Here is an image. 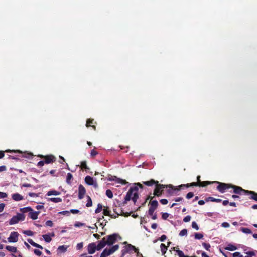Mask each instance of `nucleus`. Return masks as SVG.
I'll return each mask as SVG.
<instances>
[{
	"instance_id": "nucleus-1",
	"label": "nucleus",
	"mask_w": 257,
	"mask_h": 257,
	"mask_svg": "<svg viewBox=\"0 0 257 257\" xmlns=\"http://www.w3.org/2000/svg\"><path fill=\"white\" fill-rule=\"evenodd\" d=\"M138 191V189L137 187H131L125 196V202H127L132 199L134 204H135L139 198Z\"/></svg>"
},
{
	"instance_id": "nucleus-2",
	"label": "nucleus",
	"mask_w": 257,
	"mask_h": 257,
	"mask_svg": "<svg viewBox=\"0 0 257 257\" xmlns=\"http://www.w3.org/2000/svg\"><path fill=\"white\" fill-rule=\"evenodd\" d=\"M214 183V182H210L208 181H201L199 182H192L191 183H187L186 184H181L178 186V188L175 189L176 190H180V189L183 187H186L187 188L190 187H194V186H199V187H205L208 185H210L212 183Z\"/></svg>"
},
{
	"instance_id": "nucleus-3",
	"label": "nucleus",
	"mask_w": 257,
	"mask_h": 257,
	"mask_svg": "<svg viewBox=\"0 0 257 257\" xmlns=\"http://www.w3.org/2000/svg\"><path fill=\"white\" fill-rule=\"evenodd\" d=\"M106 238V242L108 246H110L114 244L118 238L121 239V237L119 236L118 234L113 233L112 234L109 235L105 237Z\"/></svg>"
},
{
	"instance_id": "nucleus-4",
	"label": "nucleus",
	"mask_w": 257,
	"mask_h": 257,
	"mask_svg": "<svg viewBox=\"0 0 257 257\" xmlns=\"http://www.w3.org/2000/svg\"><path fill=\"white\" fill-rule=\"evenodd\" d=\"M167 187V185L159 184V182L156 183L154 190V195L158 197L160 196L163 193L164 189Z\"/></svg>"
},
{
	"instance_id": "nucleus-5",
	"label": "nucleus",
	"mask_w": 257,
	"mask_h": 257,
	"mask_svg": "<svg viewBox=\"0 0 257 257\" xmlns=\"http://www.w3.org/2000/svg\"><path fill=\"white\" fill-rule=\"evenodd\" d=\"M214 182L218 184V185L217 186V189L222 193L225 192L226 190L232 187L231 184H226L217 181H214Z\"/></svg>"
},
{
	"instance_id": "nucleus-6",
	"label": "nucleus",
	"mask_w": 257,
	"mask_h": 257,
	"mask_svg": "<svg viewBox=\"0 0 257 257\" xmlns=\"http://www.w3.org/2000/svg\"><path fill=\"white\" fill-rule=\"evenodd\" d=\"M25 216L23 214L18 213L17 215L13 216L9 221L10 225H14L18 223L19 221H24Z\"/></svg>"
},
{
	"instance_id": "nucleus-7",
	"label": "nucleus",
	"mask_w": 257,
	"mask_h": 257,
	"mask_svg": "<svg viewBox=\"0 0 257 257\" xmlns=\"http://www.w3.org/2000/svg\"><path fill=\"white\" fill-rule=\"evenodd\" d=\"M38 157L44 159L46 164L52 163L56 161V157L52 154L47 155H38Z\"/></svg>"
},
{
	"instance_id": "nucleus-8",
	"label": "nucleus",
	"mask_w": 257,
	"mask_h": 257,
	"mask_svg": "<svg viewBox=\"0 0 257 257\" xmlns=\"http://www.w3.org/2000/svg\"><path fill=\"white\" fill-rule=\"evenodd\" d=\"M5 152H15V153H21V154H22V157H24V158H27V159H32L33 158V157L34 156L33 154L31 153V152H22L21 151L19 150H6L5 151Z\"/></svg>"
},
{
	"instance_id": "nucleus-9",
	"label": "nucleus",
	"mask_w": 257,
	"mask_h": 257,
	"mask_svg": "<svg viewBox=\"0 0 257 257\" xmlns=\"http://www.w3.org/2000/svg\"><path fill=\"white\" fill-rule=\"evenodd\" d=\"M231 188L233 189V193L239 195H246L247 190L242 189L241 187L235 186L232 184Z\"/></svg>"
},
{
	"instance_id": "nucleus-10",
	"label": "nucleus",
	"mask_w": 257,
	"mask_h": 257,
	"mask_svg": "<svg viewBox=\"0 0 257 257\" xmlns=\"http://www.w3.org/2000/svg\"><path fill=\"white\" fill-rule=\"evenodd\" d=\"M19 234L17 232H12L10 236L8 238L9 242H17L18 240V236Z\"/></svg>"
},
{
	"instance_id": "nucleus-11",
	"label": "nucleus",
	"mask_w": 257,
	"mask_h": 257,
	"mask_svg": "<svg viewBox=\"0 0 257 257\" xmlns=\"http://www.w3.org/2000/svg\"><path fill=\"white\" fill-rule=\"evenodd\" d=\"M97 250L96 245L95 243H89L87 246V251L88 253L92 254L95 253Z\"/></svg>"
},
{
	"instance_id": "nucleus-12",
	"label": "nucleus",
	"mask_w": 257,
	"mask_h": 257,
	"mask_svg": "<svg viewBox=\"0 0 257 257\" xmlns=\"http://www.w3.org/2000/svg\"><path fill=\"white\" fill-rule=\"evenodd\" d=\"M86 193V190L82 185H80L78 187V198L82 199L83 198Z\"/></svg>"
},
{
	"instance_id": "nucleus-13",
	"label": "nucleus",
	"mask_w": 257,
	"mask_h": 257,
	"mask_svg": "<svg viewBox=\"0 0 257 257\" xmlns=\"http://www.w3.org/2000/svg\"><path fill=\"white\" fill-rule=\"evenodd\" d=\"M107 244L106 242V238L103 237L102 240L99 242L97 247V250H100L103 248Z\"/></svg>"
},
{
	"instance_id": "nucleus-14",
	"label": "nucleus",
	"mask_w": 257,
	"mask_h": 257,
	"mask_svg": "<svg viewBox=\"0 0 257 257\" xmlns=\"http://www.w3.org/2000/svg\"><path fill=\"white\" fill-rule=\"evenodd\" d=\"M246 193H247L246 195L249 196V199L257 201V193L252 191L249 190H247Z\"/></svg>"
},
{
	"instance_id": "nucleus-15",
	"label": "nucleus",
	"mask_w": 257,
	"mask_h": 257,
	"mask_svg": "<svg viewBox=\"0 0 257 257\" xmlns=\"http://www.w3.org/2000/svg\"><path fill=\"white\" fill-rule=\"evenodd\" d=\"M40 213V211H34L33 210V211L29 213L28 216L33 220H36Z\"/></svg>"
},
{
	"instance_id": "nucleus-16",
	"label": "nucleus",
	"mask_w": 257,
	"mask_h": 257,
	"mask_svg": "<svg viewBox=\"0 0 257 257\" xmlns=\"http://www.w3.org/2000/svg\"><path fill=\"white\" fill-rule=\"evenodd\" d=\"M95 124H96V122L94 121L93 119H88L86 121V126L87 127H92L94 128V130H96V126H95Z\"/></svg>"
},
{
	"instance_id": "nucleus-17",
	"label": "nucleus",
	"mask_w": 257,
	"mask_h": 257,
	"mask_svg": "<svg viewBox=\"0 0 257 257\" xmlns=\"http://www.w3.org/2000/svg\"><path fill=\"white\" fill-rule=\"evenodd\" d=\"M119 245L117 244L113 245L112 247H111L109 249L105 248V249H106V251L108 252L109 255H110L111 254L115 252L116 251H117L119 249Z\"/></svg>"
},
{
	"instance_id": "nucleus-18",
	"label": "nucleus",
	"mask_w": 257,
	"mask_h": 257,
	"mask_svg": "<svg viewBox=\"0 0 257 257\" xmlns=\"http://www.w3.org/2000/svg\"><path fill=\"white\" fill-rule=\"evenodd\" d=\"M12 198L14 200L16 201H19L24 199L23 196L19 193L13 194L12 196Z\"/></svg>"
},
{
	"instance_id": "nucleus-19",
	"label": "nucleus",
	"mask_w": 257,
	"mask_h": 257,
	"mask_svg": "<svg viewBox=\"0 0 257 257\" xmlns=\"http://www.w3.org/2000/svg\"><path fill=\"white\" fill-rule=\"evenodd\" d=\"M85 182L89 185H93L94 184V180L93 178L90 176H87L85 177Z\"/></svg>"
},
{
	"instance_id": "nucleus-20",
	"label": "nucleus",
	"mask_w": 257,
	"mask_h": 257,
	"mask_svg": "<svg viewBox=\"0 0 257 257\" xmlns=\"http://www.w3.org/2000/svg\"><path fill=\"white\" fill-rule=\"evenodd\" d=\"M158 183V181H155L154 179H151L149 181L143 182V184L147 185L148 186H151L153 185L154 184L156 185V184Z\"/></svg>"
},
{
	"instance_id": "nucleus-21",
	"label": "nucleus",
	"mask_w": 257,
	"mask_h": 257,
	"mask_svg": "<svg viewBox=\"0 0 257 257\" xmlns=\"http://www.w3.org/2000/svg\"><path fill=\"white\" fill-rule=\"evenodd\" d=\"M27 241H28V242H29V243L31 245H32V246H34V247H35L41 249H43V247L41 245H39V244H37V243H35V242H34V241H33V240L32 239H28Z\"/></svg>"
},
{
	"instance_id": "nucleus-22",
	"label": "nucleus",
	"mask_w": 257,
	"mask_h": 257,
	"mask_svg": "<svg viewBox=\"0 0 257 257\" xmlns=\"http://www.w3.org/2000/svg\"><path fill=\"white\" fill-rule=\"evenodd\" d=\"M27 241H28V242H29V243L31 245H32V246H34V247H35L41 249H43V247L41 245H39V244H37V243H35V242H34V241H33V240L32 239H28Z\"/></svg>"
},
{
	"instance_id": "nucleus-23",
	"label": "nucleus",
	"mask_w": 257,
	"mask_h": 257,
	"mask_svg": "<svg viewBox=\"0 0 257 257\" xmlns=\"http://www.w3.org/2000/svg\"><path fill=\"white\" fill-rule=\"evenodd\" d=\"M124 248H126L128 252H129L131 251H134V252H136L137 248L135 247V246H134L130 244H127L124 247Z\"/></svg>"
},
{
	"instance_id": "nucleus-24",
	"label": "nucleus",
	"mask_w": 257,
	"mask_h": 257,
	"mask_svg": "<svg viewBox=\"0 0 257 257\" xmlns=\"http://www.w3.org/2000/svg\"><path fill=\"white\" fill-rule=\"evenodd\" d=\"M209 201L211 202H221L222 200L220 199H216L213 197H209L205 199L206 202H208Z\"/></svg>"
},
{
	"instance_id": "nucleus-25",
	"label": "nucleus",
	"mask_w": 257,
	"mask_h": 257,
	"mask_svg": "<svg viewBox=\"0 0 257 257\" xmlns=\"http://www.w3.org/2000/svg\"><path fill=\"white\" fill-rule=\"evenodd\" d=\"M73 175H72V174L70 173H67L66 181L68 184L70 185L71 184L72 180H73Z\"/></svg>"
},
{
	"instance_id": "nucleus-26",
	"label": "nucleus",
	"mask_w": 257,
	"mask_h": 257,
	"mask_svg": "<svg viewBox=\"0 0 257 257\" xmlns=\"http://www.w3.org/2000/svg\"><path fill=\"white\" fill-rule=\"evenodd\" d=\"M33 211V209L31 207H26L20 209V211L22 213V214L25 213L27 212H30Z\"/></svg>"
},
{
	"instance_id": "nucleus-27",
	"label": "nucleus",
	"mask_w": 257,
	"mask_h": 257,
	"mask_svg": "<svg viewBox=\"0 0 257 257\" xmlns=\"http://www.w3.org/2000/svg\"><path fill=\"white\" fill-rule=\"evenodd\" d=\"M150 207L156 209L158 205V203L157 200H153L150 202Z\"/></svg>"
},
{
	"instance_id": "nucleus-28",
	"label": "nucleus",
	"mask_w": 257,
	"mask_h": 257,
	"mask_svg": "<svg viewBox=\"0 0 257 257\" xmlns=\"http://www.w3.org/2000/svg\"><path fill=\"white\" fill-rule=\"evenodd\" d=\"M6 249L11 252L16 253L17 251V247L12 246H6Z\"/></svg>"
},
{
	"instance_id": "nucleus-29",
	"label": "nucleus",
	"mask_w": 257,
	"mask_h": 257,
	"mask_svg": "<svg viewBox=\"0 0 257 257\" xmlns=\"http://www.w3.org/2000/svg\"><path fill=\"white\" fill-rule=\"evenodd\" d=\"M225 249L229 251H234L237 249V247L232 244H229L225 248Z\"/></svg>"
},
{
	"instance_id": "nucleus-30",
	"label": "nucleus",
	"mask_w": 257,
	"mask_h": 257,
	"mask_svg": "<svg viewBox=\"0 0 257 257\" xmlns=\"http://www.w3.org/2000/svg\"><path fill=\"white\" fill-rule=\"evenodd\" d=\"M60 192L56 191V190H51L47 192V196H51V195H59L60 194Z\"/></svg>"
},
{
	"instance_id": "nucleus-31",
	"label": "nucleus",
	"mask_w": 257,
	"mask_h": 257,
	"mask_svg": "<svg viewBox=\"0 0 257 257\" xmlns=\"http://www.w3.org/2000/svg\"><path fill=\"white\" fill-rule=\"evenodd\" d=\"M103 210V213L104 215L111 216V211L109 210L108 207H105Z\"/></svg>"
},
{
	"instance_id": "nucleus-32",
	"label": "nucleus",
	"mask_w": 257,
	"mask_h": 257,
	"mask_svg": "<svg viewBox=\"0 0 257 257\" xmlns=\"http://www.w3.org/2000/svg\"><path fill=\"white\" fill-rule=\"evenodd\" d=\"M80 168H81V169H85V170L89 169V168L88 167L87 165V163L86 161H83L81 162Z\"/></svg>"
},
{
	"instance_id": "nucleus-33",
	"label": "nucleus",
	"mask_w": 257,
	"mask_h": 257,
	"mask_svg": "<svg viewBox=\"0 0 257 257\" xmlns=\"http://www.w3.org/2000/svg\"><path fill=\"white\" fill-rule=\"evenodd\" d=\"M48 201H52L54 203H59L62 202V200L61 198H49L48 199Z\"/></svg>"
},
{
	"instance_id": "nucleus-34",
	"label": "nucleus",
	"mask_w": 257,
	"mask_h": 257,
	"mask_svg": "<svg viewBox=\"0 0 257 257\" xmlns=\"http://www.w3.org/2000/svg\"><path fill=\"white\" fill-rule=\"evenodd\" d=\"M161 251L162 255H164L167 250V247L163 243L160 245Z\"/></svg>"
},
{
	"instance_id": "nucleus-35",
	"label": "nucleus",
	"mask_w": 257,
	"mask_h": 257,
	"mask_svg": "<svg viewBox=\"0 0 257 257\" xmlns=\"http://www.w3.org/2000/svg\"><path fill=\"white\" fill-rule=\"evenodd\" d=\"M42 237L44 238V240L47 243L50 242L52 240L51 237L48 234L43 235Z\"/></svg>"
},
{
	"instance_id": "nucleus-36",
	"label": "nucleus",
	"mask_w": 257,
	"mask_h": 257,
	"mask_svg": "<svg viewBox=\"0 0 257 257\" xmlns=\"http://www.w3.org/2000/svg\"><path fill=\"white\" fill-rule=\"evenodd\" d=\"M175 247H173V249L177 252L179 257H186V255L184 254L182 251L180 250L179 249L175 250Z\"/></svg>"
},
{
	"instance_id": "nucleus-37",
	"label": "nucleus",
	"mask_w": 257,
	"mask_h": 257,
	"mask_svg": "<svg viewBox=\"0 0 257 257\" xmlns=\"http://www.w3.org/2000/svg\"><path fill=\"white\" fill-rule=\"evenodd\" d=\"M246 253L247 255L245 257H256V252L255 251H248Z\"/></svg>"
},
{
	"instance_id": "nucleus-38",
	"label": "nucleus",
	"mask_w": 257,
	"mask_h": 257,
	"mask_svg": "<svg viewBox=\"0 0 257 257\" xmlns=\"http://www.w3.org/2000/svg\"><path fill=\"white\" fill-rule=\"evenodd\" d=\"M87 202L86 204V206L87 207H91L92 206V200L90 198V196H87Z\"/></svg>"
},
{
	"instance_id": "nucleus-39",
	"label": "nucleus",
	"mask_w": 257,
	"mask_h": 257,
	"mask_svg": "<svg viewBox=\"0 0 257 257\" xmlns=\"http://www.w3.org/2000/svg\"><path fill=\"white\" fill-rule=\"evenodd\" d=\"M241 230L242 232L246 234H251L252 233L251 230L247 228H241Z\"/></svg>"
},
{
	"instance_id": "nucleus-40",
	"label": "nucleus",
	"mask_w": 257,
	"mask_h": 257,
	"mask_svg": "<svg viewBox=\"0 0 257 257\" xmlns=\"http://www.w3.org/2000/svg\"><path fill=\"white\" fill-rule=\"evenodd\" d=\"M102 208H103L102 205L101 204L99 203L97 205V208L95 210V213H98L100 212L102 210Z\"/></svg>"
},
{
	"instance_id": "nucleus-41",
	"label": "nucleus",
	"mask_w": 257,
	"mask_h": 257,
	"mask_svg": "<svg viewBox=\"0 0 257 257\" xmlns=\"http://www.w3.org/2000/svg\"><path fill=\"white\" fill-rule=\"evenodd\" d=\"M106 196H107L108 198H110V199L112 198V197H113V193H112V192L110 190H109V189H107V190H106Z\"/></svg>"
},
{
	"instance_id": "nucleus-42",
	"label": "nucleus",
	"mask_w": 257,
	"mask_h": 257,
	"mask_svg": "<svg viewBox=\"0 0 257 257\" xmlns=\"http://www.w3.org/2000/svg\"><path fill=\"white\" fill-rule=\"evenodd\" d=\"M58 250L61 252H64L67 250V247L65 245H61L58 247Z\"/></svg>"
},
{
	"instance_id": "nucleus-43",
	"label": "nucleus",
	"mask_w": 257,
	"mask_h": 257,
	"mask_svg": "<svg viewBox=\"0 0 257 257\" xmlns=\"http://www.w3.org/2000/svg\"><path fill=\"white\" fill-rule=\"evenodd\" d=\"M187 230L186 229H184L182 230L179 233V235L180 236H185V235H187Z\"/></svg>"
},
{
	"instance_id": "nucleus-44",
	"label": "nucleus",
	"mask_w": 257,
	"mask_h": 257,
	"mask_svg": "<svg viewBox=\"0 0 257 257\" xmlns=\"http://www.w3.org/2000/svg\"><path fill=\"white\" fill-rule=\"evenodd\" d=\"M194 236L195 238L196 239H201L203 238V235L201 233H195Z\"/></svg>"
},
{
	"instance_id": "nucleus-45",
	"label": "nucleus",
	"mask_w": 257,
	"mask_h": 257,
	"mask_svg": "<svg viewBox=\"0 0 257 257\" xmlns=\"http://www.w3.org/2000/svg\"><path fill=\"white\" fill-rule=\"evenodd\" d=\"M23 233L28 235V236H33V234H34V233L33 231H31V230H26V231H24L23 232Z\"/></svg>"
},
{
	"instance_id": "nucleus-46",
	"label": "nucleus",
	"mask_w": 257,
	"mask_h": 257,
	"mask_svg": "<svg viewBox=\"0 0 257 257\" xmlns=\"http://www.w3.org/2000/svg\"><path fill=\"white\" fill-rule=\"evenodd\" d=\"M192 227L196 230H199V227L197 224V223L195 221L192 222Z\"/></svg>"
},
{
	"instance_id": "nucleus-47",
	"label": "nucleus",
	"mask_w": 257,
	"mask_h": 257,
	"mask_svg": "<svg viewBox=\"0 0 257 257\" xmlns=\"http://www.w3.org/2000/svg\"><path fill=\"white\" fill-rule=\"evenodd\" d=\"M109 256L108 252L106 251V249H104L102 252L100 254V257H107Z\"/></svg>"
},
{
	"instance_id": "nucleus-48",
	"label": "nucleus",
	"mask_w": 257,
	"mask_h": 257,
	"mask_svg": "<svg viewBox=\"0 0 257 257\" xmlns=\"http://www.w3.org/2000/svg\"><path fill=\"white\" fill-rule=\"evenodd\" d=\"M108 180L109 181H115L117 182L118 178L115 176H111L110 177L108 178Z\"/></svg>"
},
{
	"instance_id": "nucleus-49",
	"label": "nucleus",
	"mask_w": 257,
	"mask_h": 257,
	"mask_svg": "<svg viewBox=\"0 0 257 257\" xmlns=\"http://www.w3.org/2000/svg\"><path fill=\"white\" fill-rule=\"evenodd\" d=\"M194 196V193L192 192L188 193L186 196V198L187 199H190Z\"/></svg>"
},
{
	"instance_id": "nucleus-50",
	"label": "nucleus",
	"mask_w": 257,
	"mask_h": 257,
	"mask_svg": "<svg viewBox=\"0 0 257 257\" xmlns=\"http://www.w3.org/2000/svg\"><path fill=\"white\" fill-rule=\"evenodd\" d=\"M83 247V242H80V243H79L77 244V246H76V248L77 250H81L82 249Z\"/></svg>"
},
{
	"instance_id": "nucleus-51",
	"label": "nucleus",
	"mask_w": 257,
	"mask_h": 257,
	"mask_svg": "<svg viewBox=\"0 0 257 257\" xmlns=\"http://www.w3.org/2000/svg\"><path fill=\"white\" fill-rule=\"evenodd\" d=\"M202 245L207 250H209L210 248V245L209 243H203Z\"/></svg>"
},
{
	"instance_id": "nucleus-52",
	"label": "nucleus",
	"mask_w": 257,
	"mask_h": 257,
	"mask_svg": "<svg viewBox=\"0 0 257 257\" xmlns=\"http://www.w3.org/2000/svg\"><path fill=\"white\" fill-rule=\"evenodd\" d=\"M45 224H46V226H49V227H51L53 226V223L51 220L47 221L46 222V223H45Z\"/></svg>"
},
{
	"instance_id": "nucleus-53",
	"label": "nucleus",
	"mask_w": 257,
	"mask_h": 257,
	"mask_svg": "<svg viewBox=\"0 0 257 257\" xmlns=\"http://www.w3.org/2000/svg\"><path fill=\"white\" fill-rule=\"evenodd\" d=\"M169 217V214L168 213H162V218L164 220H166Z\"/></svg>"
},
{
	"instance_id": "nucleus-54",
	"label": "nucleus",
	"mask_w": 257,
	"mask_h": 257,
	"mask_svg": "<svg viewBox=\"0 0 257 257\" xmlns=\"http://www.w3.org/2000/svg\"><path fill=\"white\" fill-rule=\"evenodd\" d=\"M191 218V216H189V215H187V216H186V217H185L184 218V219H183V221H184V222H189V221H190Z\"/></svg>"
},
{
	"instance_id": "nucleus-55",
	"label": "nucleus",
	"mask_w": 257,
	"mask_h": 257,
	"mask_svg": "<svg viewBox=\"0 0 257 257\" xmlns=\"http://www.w3.org/2000/svg\"><path fill=\"white\" fill-rule=\"evenodd\" d=\"M156 209H154V208H152L151 207H149V210H148V214L150 216H152L153 215L155 210Z\"/></svg>"
},
{
	"instance_id": "nucleus-56",
	"label": "nucleus",
	"mask_w": 257,
	"mask_h": 257,
	"mask_svg": "<svg viewBox=\"0 0 257 257\" xmlns=\"http://www.w3.org/2000/svg\"><path fill=\"white\" fill-rule=\"evenodd\" d=\"M233 257H243L239 252H236L232 254Z\"/></svg>"
},
{
	"instance_id": "nucleus-57",
	"label": "nucleus",
	"mask_w": 257,
	"mask_h": 257,
	"mask_svg": "<svg viewBox=\"0 0 257 257\" xmlns=\"http://www.w3.org/2000/svg\"><path fill=\"white\" fill-rule=\"evenodd\" d=\"M117 183H121V184H123V185H125V184H126L127 183V182L126 181V180H122V179H119V178H118V180L117 181Z\"/></svg>"
},
{
	"instance_id": "nucleus-58",
	"label": "nucleus",
	"mask_w": 257,
	"mask_h": 257,
	"mask_svg": "<svg viewBox=\"0 0 257 257\" xmlns=\"http://www.w3.org/2000/svg\"><path fill=\"white\" fill-rule=\"evenodd\" d=\"M84 225L85 224L84 223H83L77 222L75 223L74 226L75 227H81V226H84Z\"/></svg>"
},
{
	"instance_id": "nucleus-59",
	"label": "nucleus",
	"mask_w": 257,
	"mask_h": 257,
	"mask_svg": "<svg viewBox=\"0 0 257 257\" xmlns=\"http://www.w3.org/2000/svg\"><path fill=\"white\" fill-rule=\"evenodd\" d=\"M127 253H128V251H127L126 248H124V249H123L121 250V257H123Z\"/></svg>"
},
{
	"instance_id": "nucleus-60",
	"label": "nucleus",
	"mask_w": 257,
	"mask_h": 257,
	"mask_svg": "<svg viewBox=\"0 0 257 257\" xmlns=\"http://www.w3.org/2000/svg\"><path fill=\"white\" fill-rule=\"evenodd\" d=\"M8 195L6 193L0 192V198H5L7 197Z\"/></svg>"
},
{
	"instance_id": "nucleus-61",
	"label": "nucleus",
	"mask_w": 257,
	"mask_h": 257,
	"mask_svg": "<svg viewBox=\"0 0 257 257\" xmlns=\"http://www.w3.org/2000/svg\"><path fill=\"white\" fill-rule=\"evenodd\" d=\"M97 154H98L97 151H96L94 149H92L91 150V156L92 157H94L95 156H96Z\"/></svg>"
},
{
	"instance_id": "nucleus-62",
	"label": "nucleus",
	"mask_w": 257,
	"mask_h": 257,
	"mask_svg": "<svg viewBox=\"0 0 257 257\" xmlns=\"http://www.w3.org/2000/svg\"><path fill=\"white\" fill-rule=\"evenodd\" d=\"M160 202L163 205H166L168 202V200L166 199H162L160 200Z\"/></svg>"
},
{
	"instance_id": "nucleus-63",
	"label": "nucleus",
	"mask_w": 257,
	"mask_h": 257,
	"mask_svg": "<svg viewBox=\"0 0 257 257\" xmlns=\"http://www.w3.org/2000/svg\"><path fill=\"white\" fill-rule=\"evenodd\" d=\"M34 252L36 255L38 256H40L42 254V252L38 249H34Z\"/></svg>"
},
{
	"instance_id": "nucleus-64",
	"label": "nucleus",
	"mask_w": 257,
	"mask_h": 257,
	"mask_svg": "<svg viewBox=\"0 0 257 257\" xmlns=\"http://www.w3.org/2000/svg\"><path fill=\"white\" fill-rule=\"evenodd\" d=\"M45 162L44 160H42V161H40L38 163H37V166L38 167H42L43 166L44 164H45Z\"/></svg>"
}]
</instances>
